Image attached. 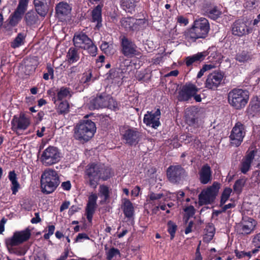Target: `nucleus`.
<instances>
[{"label": "nucleus", "instance_id": "obj_29", "mask_svg": "<svg viewBox=\"0 0 260 260\" xmlns=\"http://www.w3.org/2000/svg\"><path fill=\"white\" fill-rule=\"evenodd\" d=\"M72 8L67 2H60L55 8L56 13L60 19H64L70 14Z\"/></svg>", "mask_w": 260, "mask_h": 260}, {"label": "nucleus", "instance_id": "obj_60", "mask_svg": "<svg viewBox=\"0 0 260 260\" xmlns=\"http://www.w3.org/2000/svg\"><path fill=\"white\" fill-rule=\"evenodd\" d=\"M252 243L255 247L260 249V233L254 237Z\"/></svg>", "mask_w": 260, "mask_h": 260}, {"label": "nucleus", "instance_id": "obj_47", "mask_svg": "<svg viewBox=\"0 0 260 260\" xmlns=\"http://www.w3.org/2000/svg\"><path fill=\"white\" fill-rule=\"evenodd\" d=\"M151 77L150 73H149L147 70L140 71L136 76V78L139 81H149Z\"/></svg>", "mask_w": 260, "mask_h": 260}, {"label": "nucleus", "instance_id": "obj_26", "mask_svg": "<svg viewBox=\"0 0 260 260\" xmlns=\"http://www.w3.org/2000/svg\"><path fill=\"white\" fill-rule=\"evenodd\" d=\"M199 181L203 184H207L212 181V169L206 164L204 165L199 171Z\"/></svg>", "mask_w": 260, "mask_h": 260}, {"label": "nucleus", "instance_id": "obj_45", "mask_svg": "<svg viewBox=\"0 0 260 260\" xmlns=\"http://www.w3.org/2000/svg\"><path fill=\"white\" fill-rule=\"evenodd\" d=\"M232 189L230 187H225L223 191L222 192L221 196V199L220 201V204L219 206L220 207L222 206L225 202L227 201V200L229 199V198L230 197V195L232 193Z\"/></svg>", "mask_w": 260, "mask_h": 260}, {"label": "nucleus", "instance_id": "obj_53", "mask_svg": "<svg viewBox=\"0 0 260 260\" xmlns=\"http://www.w3.org/2000/svg\"><path fill=\"white\" fill-rule=\"evenodd\" d=\"M120 254V251L118 249L112 247L108 252L107 258L108 260H111L114 256Z\"/></svg>", "mask_w": 260, "mask_h": 260}, {"label": "nucleus", "instance_id": "obj_48", "mask_svg": "<svg viewBox=\"0 0 260 260\" xmlns=\"http://www.w3.org/2000/svg\"><path fill=\"white\" fill-rule=\"evenodd\" d=\"M9 250L12 251L13 253L16 255H24L27 252V251L28 250V247L27 246H24L17 248L13 247L9 248Z\"/></svg>", "mask_w": 260, "mask_h": 260}, {"label": "nucleus", "instance_id": "obj_49", "mask_svg": "<svg viewBox=\"0 0 260 260\" xmlns=\"http://www.w3.org/2000/svg\"><path fill=\"white\" fill-rule=\"evenodd\" d=\"M236 60L240 62H245L250 59V57L247 51H243L236 56Z\"/></svg>", "mask_w": 260, "mask_h": 260}, {"label": "nucleus", "instance_id": "obj_31", "mask_svg": "<svg viewBox=\"0 0 260 260\" xmlns=\"http://www.w3.org/2000/svg\"><path fill=\"white\" fill-rule=\"evenodd\" d=\"M8 178L11 183V189L12 194L15 195L21 187L14 170L9 171Z\"/></svg>", "mask_w": 260, "mask_h": 260}, {"label": "nucleus", "instance_id": "obj_38", "mask_svg": "<svg viewBox=\"0 0 260 260\" xmlns=\"http://www.w3.org/2000/svg\"><path fill=\"white\" fill-rule=\"evenodd\" d=\"M57 112L59 114H66L70 111L69 103L67 100L60 101L57 105Z\"/></svg>", "mask_w": 260, "mask_h": 260}, {"label": "nucleus", "instance_id": "obj_41", "mask_svg": "<svg viewBox=\"0 0 260 260\" xmlns=\"http://www.w3.org/2000/svg\"><path fill=\"white\" fill-rule=\"evenodd\" d=\"M177 231V224L172 220H169L167 222V232L170 235L171 240L174 239Z\"/></svg>", "mask_w": 260, "mask_h": 260}, {"label": "nucleus", "instance_id": "obj_46", "mask_svg": "<svg viewBox=\"0 0 260 260\" xmlns=\"http://www.w3.org/2000/svg\"><path fill=\"white\" fill-rule=\"evenodd\" d=\"M99 192L101 197H104V201H107L110 197L109 188L105 185H101L99 187Z\"/></svg>", "mask_w": 260, "mask_h": 260}, {"label": "nucleus", "instance_id": "obj_10", "mask_svg": "<svg viewBox=\"0 0 260 260\" xmlns=\"http://www.w3.org/2000/svg\"><path fill=\"white\" fill-rule=\"evenodd\" d=\"M168 181L174 184L181 183L187 177L188 174L184 168L180 165H171L166 171Z\"/></svg>", "mask_w": 260, "mask_h": 260}, {"label": "nucleus", "instance_id": "obj_14", "mask_svg": "<svg viewBox=\"0 0 260 260\" xmlns=\"http://www.w3.org/2000/svg\"><path fill=\"white\" fill-rule=\"evenodd\" d=\"M142 137V133L138 128L128 127L123 131L122 139L125 144L128 146H136L139 143Z\"/></svg>", "mask_w": 260, "mask_h": 260}, {"label": "nucleus", "instance_id": "obj_42", "mask_svg": "<svg viewBox=\"0 0 260 260\" xmlns=\"http://www.w3.org/2000/svg\"><path fill=\"white\" fill-rule=\"evenodd\" d=\"M106 108L115 112L119 110V106L117 102L112 97L108 96H107Z\"/></svg>", "mask_w": 260, "mask_h": 260}, {"label": "nucleus", "instance_id": "obj_16", "mask_svg": "<svg viewBox=\"0 0 260 260\" xmlns=\"http://www.w3.org/2000/svg\"><path fill=\"white\" fill-rule=\"evenodd\" d=\"M257 223V221L251 217H243L242 221L236 226V230L239 234L248 235L254 231Z\"/></svg>", "mask_w": 260, "mask_h": 260}, {"label": "nucleus", "instance_id": "obj_57", "mask_svg": "<svg viewBox=\"0 0 260 260\" xmlns=\"http://www.w3.org/2000/svg\"><path fill=\"white\" fill-rule=\"evenodd\" d=\"M165 197V195L163 193H155L154 192H151L149 194V198L150 201H154L159 200L161 198Z\"/></svg>", "mask_w": 260, "mask_h": 260}, {"label": "nucleus", "instance_id": "obj_40", "mask_svg": "<svg viewBox=\"0 0 260 260\" xmlns=\"http://www.w3.org/2000/svg\"><path fill=\"white\" fill-rule=\"evenodd\" d=\"M205 230L206 233L203 240L204 242H209L213 239L215 234V228L213 223H209Z\"/></svg>", "mask_w": 260, "mask_h": 260}, {"label": "nucleus", "instance_id": "obj_39", "mask_svg": "<svg viewBox=\"0 0 260 260\" xmlns=\"http://www.w3.org/2000/svg\"><path fill=\"white\" fill-rule=\"evenodd\" d=\"M246 181L245 177L239 179L235 181L233 185V190L236 194H240L242 193L243 187L245 185Z\"/></svg>", "mask_w": 260, "mask_h": 260}, {"label": "nucleus", "instance_id": "obj_36", "mask_svg": "<svg viewBox=\"0 0 260 260\" xmlns=\"http://www.w3.org/2000/svg\"><path fill=\"white\" fill-rule=\"evenodd\" d=\"M79 48L76 47H71L69 48L67 54L68 61L70 63H73L78 61L80 58L78 51Z\"/></svg>", "mask_w": 260, "mask_h": 260}, {"label": "nucleus", "instance_id": "obj_13", "mask_svg": "<svg viewBox=\"0 0 260 260\" xmlns=\"http://www.w3.org/2000/svg\"><path fill=\"white\" fill-rule=\"evenodd\" d=\"M245 125L241 122H237L233 127L229 139L232 146L239 147L243 142V139L245 137Z\"/></svg>", "mask_w": 260, "mask_h": 260}, {"label": "nucleus", "instance_id": "obj_52", "mask_svg": "<svg viewBox=\"0 0 260 260\" xmlns=\"http://www.w3.org/2000/svg\"><path fill=\"white\" fill-rule=\"evenodd\" d=\"M121 6L124 10L130 12L135 8L134 2H132L131 0H125L122 2Z\"/></svg>", "mask_w": 260, "mask_h": 260}, {"label": "nucleus", "instance_id": "obj_35", "mask_svg": "<svg viewBox=\"0 0 260 260\" xmlns=\"http://www.w3.org/2000/svg\"><path fill=\"white\" fill-rule=\"evenodd\" d=\"M28 61L30 63L25 64L24 73L25 75L29 76L35 72L39 64V62L37 57H34L32 58H30Z\"/></svg>", "mask_w": 260, "mask_h": 260}, {"label": "nucleus", "instance_id": "obj_8", "mask_svg": "<svg viewBox=\"0 0 260 260\" xmlns=\"http://www.w3.org/2000/svg\"><path fill=\"white\" fill-rule=\"evenodd\" d=\"M61 159V152L56 147L49 146L43 151L40 161L45 166H51L57 164Z\"/></svg>", "mask_w": 260, "mask_h": 260}, {"label": "nucleus", "instance_id": "obj_43", "mask_svg": "<svg viewBox=\"0 0 260 260\" xmlns=\"http://www.w3.org/2000/svg\"><path fill=\"white\" fill-rule=\"evenodd\" d=\"M96 205L90 204H87L85 208V213L87 220L89 222H92L93 215H94Z\"/></svg>", "mask_w": 260, "mask_h": 260}, {"label": "nucleus", "instance_id": "obj_51", "mask_svg": "<svg viewBox=\"0 0 260 260\" xmlns=\"http://www.w3.org/2000/svg\"><path fill=\"white\" fill-rule=\"evenodd\" d=\"M258 0H245L244 6H245L246 9L251 10L255 9L258 7Z\"/></svg>", "mask_w": 260, "mask_h": 260}, {"label": "nucleus", "instance_id": "obj_34", "mask_svg": "<svg viewBox=\"0 0 260 260\" xmlns=\"http://www.w3.org/2000/svg\"><path fill=\"white\" fill-rule=\"evenodd\" d=\"M106 79L108 80L118 81L121 78L122 72L118 68H112L106 75Z\"/></svg>", "mask_w": 260, "mask_h": 260}, {"label": "nucleus", "instance_id": "obj_63", "mask_svg": "<svg viewBox=\"0 0 260 260\" xmlns=\"http://www.w3.org/2000/svg\"><path fill=\"white\" fill-rule=\"evenodd\" d=\"M110 45L107 42H103L100 46L101 49L104 51L105 53H108L109 51Z\"/></svg>", "mask_w": 260, "mask_h": 260}, {"label": "nucleus", "instance_id": "obj_7", "mask_svg": "<svg viewBox=\"0 0 260 260\" xmlns=\"http://www.w3.org/2000/svg\"><path fill=\"white\" fill-rule=\"evenodd\" d=\"M249 96L247 90L234 88L228 93V101L231 107L236 110H241L246 106Z\"/></svg>", "mask_w": 260, "mask_h": 260}, {"label": "nucleus", "instance_id": "obj_28", "mask_svg": "<svg viewBox=\"0 0 260 260\" xmlns=\"http://www.w3.org/2000/svg\"><path fill=\"white\" fill-rule=\"evenodd\" d=\"M103 5H98L91 11V21L96 23L95 27L99 29L102 26V8Z\"/></svg>", "mask_w": 260, "mask_h": 260}, {"label": "nucleus", "instance_id": "obj_44", "mask_svg": "<svg viewBox=\"0 0 260 260\" xmlns=\"http://www.w3.org/2000/svg\"><path fill=\"white\" fill-rule=\"evenodd\" d=\"M24 40L25 36L21 32L18 34L17 36L14 41L11 43V47L13 48L19 47L24 44Z\"/></svg>", "mask_w": 260, "mask_h": 260}, {"label": "nucleus", "instance_id": "obj_27", "mask_svg": "<svg viewBox=\"0 0 260 260\" xmlns=\"http://www.w3.org/2000/svg\"><path fill=\"white\" fill-rule=\"evenodd\" d=\"M51 0H34L33 4L36 11L41 16H45L47 13Z\"/></svg>", "mask_w": 260, "mask_h": 260}, {"label": "nucleus", "instance_id": "obj_32", "mask_svg": "<svg viewBox=\"0 0 260 260\" xmlns=\"http://www.w3.org/2000/svg\"><path fill=\"white\" fill-rule=\"evenodd\" d=\"M201 53L203 55V60L207 56H208L207 59L210 62H216L218 59V54L215 47H210L207 50L201 52Z\"/></svg>", "mask_w": 260, "mask_h": 260}, {"label": "nucleus", "instance_id": "obj_3", "mask_svg": "<svg viewBox=\"0 0 260 260\" xmlns=\"http://www.w3.org/2000/svg\"><path fill=\"white\" fill-rule=\"evenodd\" d=\"M96 129L94 122L91 119L81 120L74 129V137L80 142H87L94 136Z\"/></svg>", "mask_w": 260, "mask_h": 260}, {"label": "nucleus", "instance_id": "obj_6", "mask_svg": "<svg viewBox=\"0 0 260 260\" xmlns=\"http://www.w3.org/2000/svg\"><path fill=\"white\" fill-rule=\"evenodd\" d=\"M73 42L74 46L79 49L86 50L89 54L95 57L98 48L87 35L83 31H77L74 34Z\"/></svg>", "mask_w": 260, "mask_h": 260}, {"label": "nucleus", "instance_id": "obj_50", "mask_svg": "<svg viewBox=\"0 0 260 260\" xmlns=\"http://www.w3.org/2000/svg\"><path fill=\"white\" fill-rule=\"evenodd\" d=\"M47 73H44L43 75V78L45 80H48L50 76L51 79H53L54 77V69L52 67L50 63H47L46 64Z\"/></svg>", "mask_w": 260, "mask_h": 260}, {"label": "nucleus", "instance_id": "obj_64", "mask_svg": "<svg viewBox=\"0 0 260 260\" xmlns=\"http://www.w3.org/2000/svg\"><path fill=\"white\" fill-rule=\"evenodd\" d=\"M177 196V200L178 202H182L184 201L183 198L185 196V193L183 191H181V190H179L175 193Z\"/></svg>", "mask_w": 260, "mask_h": 260}, {"label": "nucleus", "instance_id": "obj_56", "mask_svg": "<svg viewBox=\"0 0 260 260\" xmlns=\"http://www.w3.org/2000/svg\"><path fill=\"white\" fill-rule=\"evenodd\" d=\"M90 238L88 236V235L86 233H79L76 239H75V242H82L83 240H89Z\"/></svg>", "mask_w": 260, "mask_h": 260}, {"label": "nucleus", "instance_id": "obj_22", "mask_svg": "<svg viewBox=\"0 0 260 260\" xmlns=\"http://www.w3.org/2000/svg\"><path fill=\"white\" fill-rule=\"evenodd\" d=\"M256 152V150H251L243 157L239 168L243 174H246L250 170L251 164L254 159Z\"/></svg>", "mask_w": 260, "mask_h": 260}, {"label": "nucleus", "instance_id": "obj_55", "mask_svg": "<svg viewBox=\"0 0 260 260\" xmlns=\"http://www.w3.org/2000/svg\"><path fill=\"white\" fill-rule=\"evenodd\" d=\"M184 212H185V215L189 217H192L193 215H194L195 214V209L193 207V206L190 205L187 207H186L184 209Z\"/></svg>", "mask_w": 260, "mask_h": 260}, {"label": "nucleus", "instance_id": "obj_30", "mask_svg": "<svg viewBox=\"0 0 260 260\" xmlns=\"http://www.w3.org/2000/svg\"><path fill=\"white\" fill-rule=\"evenodd\" d=\"M203 55L201 52H198L197 54L193 55L186 57L184 58V63L188 68H192L193 65L203 61Z\"/></svg>", "mask_w": 260, "mask_h": 260}, {"label": "nucleus", "instance_id": "obj_21", "mask_svg": "<svg viewBox=\"0 0 260 260\" xmlns=\"http://www.w3.org/2000/svg\"><path fill=\"white\" fill-rule=\"evenodd\" d=\"M107 95L98 94L96 96H92L88 104V108L91 110L106 108Z\"/></svg>", "mask_w": 260, "mask_h": 260}, {"label": "nucleus", "instance_id": "obj_2", "mask_svg": "<svg viewBox=\"0 0 260 260\" xmlns=\"http://www.w3.org/2000/svg\"><path fill=\"white\" fill-rule=\"evenodd\" d=\"M30 0H19L18 5L14 11L10 14L9 18V25L16 26L21 21L24 15V20L25 24L31 26L37 23L39 20L38 13L34 10H29L26 13Z\"/></svg>", "mask_w": 260, "mask_h": 260}, {"label": "nucleus", "instance_id": "obj_1", "mask_svg": "<svg viewBox=\"0 0 260 260\" xmlns=\"http://www.w3.org/2000/svg\"><path fill=\"white\" fill-rule=\"evenodd\" d=\"M113 175L112 169L104 164L94 162L88 164L85 170L84 178L93 189L96 188L100 180L107 181Z\"/></svg>", "mask_w": 260, "mask_h": 260}, {"label": "nucleus", "instance_id": "obj_4", "mask_svg": "<svg viewBox=\"0 0 260 260\" xmlns=\"http://www.w3.org/2000/svg\"><path fill=\"white\" fill-rule=\"evenodd\" d=\"M209 30L210 24L208 19L200 17L194 21L192 27L186 32V38L192 42L198 39H205Z\"/></svg>", "mask_w": 260, "mask_h": 260}, {"label": "nucleus", "instance_id": "obj_18", "mask_svg": "<svg viewBox=\"0 0 260 260\" xmlns=\"http://www.w3.org/2000/svg\"><path fill=\"white\" fill-rule=\"evenodd\" d=\"M30 124L28 117L23 112H21L19 116L14 115L11 121V129L15 131L17 130H26Z\"/></svg>", "mask_w": 260, "mask_h": 260}, {"label": "nucleus", "instance_id": "obj_17", "mask_svg": "<svg viewBox=\"0 0 260 260\" xmlns=\"http://www.w3.org/2000/svg\"><path fill=\"white\" fill-rule=\"evenodd\" d=\"M224 74L220 71H214L209 74L205 82V87L212 90H216L221 84Z\"/></svg>", "mask_w": 260, "mask_h": 260}, {"label": "nucleus", "instance_id": "obj_15", "mask_svg": "<svg viewBox=\"0 0 260 260\" xmlns=\"http://www.w3.org/2000/svg\"><path fill=\"white\" fill-rule=\"evenodd\" d=\"M196 85L187 82L179 87L177 94V100L179 102H188L192 99Z\"/></svg>", "mask_w": 260, "mask_h": 260}, {"label": "nucleus", "instance_id": "obj_19", "mask_svg": "<svg viewBox=\"0 0 260 260\" xmlns=\"http://www.w3.org/2000/svg\"><path fill=\"white\" fill-rule=\"evenodd\" d=\"M231 30L232 34L237 37H243L248 34L250 28L247 25V22L243 19H236L231 25Z\"/></svg>", "mask_w": 260, "mask_h": 260}, {"label": "nucleus", "instance_id": "obj_59", "mask_svg": "<svg viewBox=\"0 0 260 260\" xmlns=\"http://www.w3.org/2000/svg\"><path fill=\"white\" fill-rule=\"evenodd\" d=\"M44 112L41 111H40L36 116L34 117V118L35 119V122L36 124H39L41 121L43 119V117H44Z\"/></svg>", "mask_w": 260, "mask_h": 260}, {"label": "nucleus", "instance_id": "obj_62", "mask_svg": "<svg viewBox=\"0 0 260 260\" xmlns=\"http://www.w3.org/2000/svg\"><path fill=\"white\" fill-rule=\"evenodd\" d=\"M98 197L95 193L91 194L88 197V201L87 204L96 205V200Z\"/></svg>", "mask_w": 260, "mask_h": 260}, {"label": "nucleus", "instance_id": "obj_37", "mask_svg": "<svg viewBox=\"0 0 260 260\" xmlns=\"http://www.w3.org/2000/svg\"><path fill=\"white\" fill-rule=\"evenodd\" d=\"M71 92L72 91L70 87H64V86H62L57 92L56 96L53 98L54 99V103H55L56 101H62L63 99L66 98L68 95H69L70 97H71Z\"/></svg>", "mask_w": 260, "mask_h": 260}, {"label": "nucleus", "instance_id": "obj_9", "mask_svg": "<svg viewBox=\"0 0 260 260\" xmlns=\"http://www.w3.org/2000/svg\"><path fill=\"white\" fill-rule=\"evenodd\" d=\"M220 184L214 182L212 185L204 189L198 196V204L200 206L212 204L216 199L220 188Z\"/></svg>", "mask_w": 260, "mask_h": 260}, {"label": "nucleus", "instance_id": "obj_61", "mask_svg": "<svg viewBox=\"0 0 260 260\" xmlns=\"http://www.w3.org/2000/svg\"><path fill=\"white\" fill-rule=\"evenodd\" d=\"M177 21H178V23L183 24L184 25H186L189 23L188 18L181 15L178 16Z\"/></svg>", "mask_w": 260, "mask_h": 260}, {"label": "nucleus", "instance_id": "obj_5", "mask_svg": "<svg viewBox=\"0 0 260 260\" xmlns=\"http://www.w3.org/2000/svg\"><path fill=\"white\" fill-rule=\"evenodd\" d=\"M60 183L59 177L56 170L52 169L44 170L41 179V187L44 193L48 194L53 192Z\"/></svg>", "mask_w": 260, "mask_h": 260}, {"label": "nucleus", "instance_id": "obj_11", "mask_svg": "<svg viewBox=\"0 0 260 260\" xmlns=\"http://www.w3.org/2000/svg\"><path fill=\"white\" fill-rule=\"evenodd\" d=\"M120 48L121 54L127 58H133L141 54L135 42L126 37H123L120 39Z\"/></svg>", "mask_w": 260, "mask_h": 260}, {"label": "nucleus", "instance_id": "obj_23", "mask_svg": "<svg viewBox=\"0 0 260 260\" xmlns=\"http://www.w3.org/2000/svg\"><path fill=\"white\" fill-rule=\"evenodd\" d=\"M202 7L205 15L211 20H217L222 14L221 9L217 6L212 7V3L203 4Z\"/></svg>", "mask_w": 260, "mask_h": 260}, {"label": "nucleus", "instance_id": "obj_25", "mask_svg": "<svg viewBox=\"0 0 260 260\" xmlns=\"http://www.w3.org/2000/svg\"><path fill=\"white\" fill-rule=\"evenodd\" d=\"M184 118L187 124L190 126H194L198 124V111L194 107H190L185 111Z\"/></svg>", "mask_w": 260, "mask_h": 260}, {"label": "nucleus", "instance_id": "obj_12", "mask_svg": "<svg viewBox=\"0 0 260 260\" xmlns=\"http://www.w3.org/2000/svg\"><path fill=\"white\" fill-rule=\"evenodd\" d=\"M31 236L30 230L27 228L24 230L15 232L12 236L6 240L8 249L10 247L18 246L29 240Z\"/></svg>", "mask_w": 260, "mask_h": 260}, {"label": "nucleus", "instance_id": "obj_20", "mask_svg": "<svg viewBox=\"0 0 260 260\" xmlns=\"http://www.w3.org/2000/svg\"><path fill=\"white\" fill-rule=\"evenodd\" d=\"M161 112L159 109H157L155 112L148 111L143 117V122L147 126L157 128L161 124L159 120Z\"/></svg>", "mask_w": 260, "mask_h": 260}, {"label": "nucleus", "instance_id": "obj_54", "mask_svg": "<svg viewBox=\"0 0 260 260\" xmlns=\"http://www.w3.org/2000/svg\"><path fill=\"white\" fill-rule=\"evenodd\" d=\"M250 109L253 113H257L260 111V101H256L251 103L249 105Z\"/></svg>", "mask_w": 260, "mask_h": 260}, {"label": "nucleus", "instance_id": "obj_33", "mask_svg": "<svg viewBox=\"0 0 260 260\" xmlns=\"http://www.w3.org/2000/svg\"><path fill=\"white\" fill-rule=\"evenodd\" d=\"M122 209L125 216L131 218L134 216V207L132 203L127 199H124L122 206Z\"/></svg>", "mask_w": 260, "mask_h": 260}, {"label": "nucleus", "instance_id": "obj_24", "mask_svg": "<svg viewBox=\"0 0 260 260\" xmlns=\"http://www.w3.org/2000/svg\"><path fill=\"white\" fill-rule=\"evenodd\" d=\"M144 22L143 19H135L133 17H125L121 21V26L127 31H134L139 29V25Z\"/></svg>", "mask_w": 260, "mask_h": 260}, {"label": "nucleus", "instance_id": "obj_58", "mask_svg": "<svg viewBox=\"0 0 260 260\" xmlns=\"http://www.w3.org/2000/svg\"><path fill=\"white\" fill-rule=\"evenodd\" d=\"M195 90L194 92L193 93V95L192 96V99L193 98L194 100L196 102H200L202 101V98L201 96V95L199 94H198V92H199L200 89L198 88L197 85L195 87Z\"/></svg>", "mask_w": 260, "mask_h": 260}]
</instances>
